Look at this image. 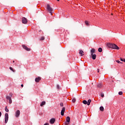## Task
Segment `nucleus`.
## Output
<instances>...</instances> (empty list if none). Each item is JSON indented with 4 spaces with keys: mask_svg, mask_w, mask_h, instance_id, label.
Masks as SVG:
<instances>
[{
    "mask_svg": "<svg viewBox=\"0 0 125 125\" xmlns=\"http://www.w3.org/2000/svg\"><path fill=\"white\" fill-rule=\"evenodd\" d=\"M57 89H60V86L59 84L57 85Z\"/></svg>",
    "mask_w": 125,
    "mask_h": 125,
    "instance_id": "bb28decb",
    "label": "nucleus"
},
{
    "mask_svg": "<svg viewBox=\"0 0 125 125\" xmlns=\"http://www.w3.org/2000/svg\"><path fill=\"white\" fill-rule=\"evenodd\" d=\"M97 87H99V88H101L102 87V84L99 83L97 84Z\"/></svg>",
    "mask_w": 125,
    "mask_h": 125,
    "instance_id": "dca6fc26",
    "label": "nucleus"
},
{
    "mask_svg": "<svg viewBox=\"0 0 125 125\" xmlns=\"http://www.w3.org/2000/svg\"><path fill=\"white\" fill-rule=\"evenodd\" d=\"M20 116V110H18L15 112V117L16 118H19Z\"/></svg>",
    "mask_w": 125,
    "mask_h": 125,
    "instance_id": "39448f33",
    "label": "nucleus"
},
{
    "mask_svg": "<svg viewBox=\"0 0 125 125\" xmlns=\"http://www.w3.org/2000/svg\"><path fill=\"white\" fill-rule=\"evenodd\" d=\"M46 8L48 12L50 13L51 15H52V8L50 7V5L49 4H47Z\"/></svg>",
    "mask_w": 125,
    "mask_h": 125,
    "instance_id": "f03ea898",
    "label": "nucleus"
},
{
    "mask_svg": "<svg viewBox=\"0 0 125 125\" xmlns=\"http://www.w3.org/2000/svg\"><path fill=\"white\" fill-rule=\"evenodd\" d=\"M97 72H98V73H99L100 69H98L97 70Z\"/></svg>",
    "mask_w": 125,
    "mask_h": 125,
    "instance_id": "2f4dec72",
    "label": "nucleus"
},
{
    "mask_svg": "<svg viewBox=\"0 0 125 125\" xmlns=\"http://www.w3.org/2000/svg\"><path fill=\"white\" fill-rule=\"evenodd\" d=\"M85 23L86 24V25L87 26H89V24L88 23V21H85Z\"/></svg>",
    "mask_w": 125,
    "mask_h": 125,
    "instance_id": "4be33fe9",
    "label": "nucleus"
},
{
    "mask_svg": "<svg viewBox=\"0 0 125 125\" xmlns=\"http://www.w3.org/2000/svg\"><path fill=\"white\" fill-rule=\"evenodd\" d=\"M93 53H95V49L94 48H92L91 50V55H92Z\"/></svg>",
    "mask_w": 125,
    "mask_h": 125,
    "instance_id": "4468645a",
    "label": "nucleus"
},
{
    "mask_svg": "<svg viewBox=\"0 0 125 125\" xmlns=\"http://www.w3.org/2000/svg\"><path fill=\"white\" fill-rule=\"evenodd\" d=\"M121 61H122L123 62H125V59H120Z\"/></svg>",
    "mask_w": 125,
    "mask_h": 125,
    "instance_id": "393cba45",
    "label": "nucleus"
},
{
    "mask_svg": "<svg viewBox=\"0 0 125 125\" xmlns=\"http://www.w3.org/2000/svg\"><path fill=\"white\" fill-rule=\"evenodd\" d=\"M22 48L23 49H25V50H26V51H30L31 48H28V47L25 45H22Z\"/></svg>",
    "mask_w": 125,
    "mask_h": 125,
    "instance_id": "20e7f679",
    "label": "nucleus"
},
{
    "mask_svg": "<svg viewBox=\"0 0 125 125\" xmlns=\"http://www.w3.org/2000/svg\"><path fill=\"white\" fill-rule=\"evenodd\" d=\"M72 101L73 103H75V102H76V99H75V98L72 99Z\"/></svg>",
    "mask_w": 125,
    "mask_h": 125,
    "instance_id": "a878e982",
    "label": "nucleus"
},
{
    "mask_svg": "<svg viewBox=\"0 0 125 125\" xmlns=\"http://www.w3.org/2000/svg\"><path fill=\"white\" fill-rule=\"evenodd\" d=\"M9 69H10V70H11V71H12V72H15V70L13 69V68L12 67H10Z\"/></svg>",
    "mask_w": 125,
    "mask_h": 125,
    "instance_id": "412c9836",
    "label": "nucleus"
},
{
    "mask_svg": "<svg viewBox=\"0 0 125 125\" xmlns=\"http://www.w3.org/2000/svg\"><path fill=\"white\" fill-rule=\"evenodd\" d=\"M5 111L7 113H8V112H9V110H8V108H7V106H5Z\"/></svg>",
    "mask_w": 125,
    "mask_h": 125,
    "instance_id": "a211bd4d",
    "label": "nucleus"
},
{
    "mask_svg": "<svg viewBox=\"0 0 125 125\" xmlns=\"http://www.w3.org/2000/svg\"><path fill=\"white\" fill-rule=\"evenodd\" d=\"M84 53L83 51L82 50H79V54L80 55V56H83V55H84Z\"/></svg>",
    "mask_w": 125,
    "mask_h": 125,
    "instance_id": "9d476101",
    "label": "nucleus"
},
{
    "mask_svg": "<svg viewBox=\"0 0 125 125\" xmlns=\"http://www.w3.org/2000/svg\"><path fill=\"white\" fill-rule=\"evenodd\" d=\"M98 51H99V52H102V48H99Z\"/></svg>",
    "mask_w": 125,
    "mask_h": 125,
    "instance_id": "b1692460",
    "label": "nucleus"
},
{
    "mask_svg": "<svg viewBox=\"0 0 125 125\" xmlns=\"http://www.w3.org/2000/svg\"><path fill=\"white\" fill-rule=\"evenodd\" d=\"M54 123H55V119H54V118H52V119L50 120V124H51V125H53V124H54Z\"/></svg>",
    "mask_w": 125,
    "mask_h": 125,
    "instance_id": "9b49d317",
    "label": "nucleus"
},
{
    "mask_svg": "<svg viewBox=\"0 0 125 125\" xmlns=\"http://www.w3.org/2000/svg\"><path fill=\"white\" fill-rule=\"evenodd\" d=\"M92 56V58L93 60H95V59H96V54H92L91 55Z\"/></svg>",
    "mask_w": 125,
    "mask_h": 125,
    "instance_id": "ddd939ff",
    "label": "nucleus"
},
{
    "mask_svg": "<svg viewBox=\"0 0 125 125\" xmlns=\"http://www.w3.org/2000/svg\"><path fill=\"white\" fill-rule=\"evenodd\" d=\"M44 37L43 36L40 39V41H44Z\"/></svg>",
    "mask_w": 125,
    "mask_h": 125,
    "instance_id": "5701e85b",
    "label": "nucleus"
},
{
    "mask_svg": "<svg viewBox=\"0 0 125 125\" xmlns=\"http://www.w3.org/2000/svg\"><path fill=\"white\" fill-rule=\"evenodd\" d=\"M23 86H24V85H23V84H21V87H23Z\"/></svg>",
    "mask_w": 125,
    "mask_h": 125,
    "instance_id": "473e14b6",
    "label": "nucleus"
},
{
    "mask_svg": "<svg viewBox=\"0 0 125 125\" xmlns=\"http://www.w3.org/2000/svg\"><path fill=\"white\" fill-rule=\"evenodd\" d=\"M1 117V112H0V117Z\"/></svg>",
    "mask_w": 125,
    "mask_h": 125,
    "instance_id": "72a5a7b5",
    "label": "nucleus"
},
{
    "mask_svg": "<svg viewBox=\"0 0 125 125\" xmlns=\"http://www.w3.org/2000/svg\"><path fill=\"white\" fill-rule=\"evenodd\" d=\"M60 105L62 106V107H63V103H61L60 104Z\"/></svg>",
    "mask_w": 125,
    "mask_h": 125,
    "instance_id": "c756f323",
    "label": "nucleus"
},
{
    "mask_svg": "<svg viewBox=\"0 0 125 125\" xmlns=\"http://www.w3.org/2000/svg\"><path fill=\"white\" fill-rule=\"evenodd\" d=\"M70 117L67 116L66 118V121L64 122V125H68L69 123H70Z\"/></svg>",
    "mask_w": 125,
    "mask_h": 125,
    "instance_id": "7ed1b4c3",
    "label": "nucleus"
},
{
    "mask_svg": "<svg viewBox=\"0 0 125 125\" xmlns=\"http://www.w3.org/2000/svg\"><path fill=\"white\" fill-rule=\"evenodd\" d=\"M87 103V105L89 106V105H90V103H91V100L90 99L88 100Z\"/></svg>",
    "mask_w": 125,
    "mask_h": 125,
    "instance_id": "2eb2a0df",
    "label": "nucleus"
},
{
    "mask_svg": "<svg viewBox=\"0 0 125 125\" xmlns=\"http://www.w3.org/2000/svg\"><path fill=\"white\" fill-rule=\"evenodd\" d=\"M101 97H104V94H101Z\"/></svg>",
    "mask_w": 125,
    "mask_h": 125,
    "instance_id": "c85d7f7f",
    "label": "nucleus"
},
{
    "mask_svg": "<svg viewBox=\"0 0 125 125\" xmlns=\"http://www.w3.org/2000/svg\"><path fill=\"white\" fill-rule=\"evenodd\" d=\"M64 113H65V107H63L62 109L61 114L62 116H64Z\"/></svg>",
    "mask_w": 125,
    "mask_h": 125,
    "instance_id": "f8f14e48",
    "label": "nucleus"
},
{
    "mask_svg": "<svg viewBox=\"0 0 125 125\" xmlns=\"http://www.w3.org/2000/svg\"><path fill=\"white\" fill-rule=\"evenodd\" d=\"M42 80V78L40 77H37L35 78L36 83H40V81Z\"/></svg>",
    "mask_w": 125,
    "mask_h": 125,
    "instance_id": "1a4fd4ad",
    "label": "nucleus"
},
{
    "mask_svg": "<svg viewBox=\"0 0 125 125\" xmlns=\"http://www.w3.org/2000/svg\"><path fill=\"white\" fill-rule=\"evenodd\" d=\"M83 104H84L85 105H87V101H85V100H83Z\"/></svg>",
    "mask_w": 125,
    "mask_h": 125,
    "instance_id": "6ab92c4d",
    "label": "nucleus"
},
{
    "mask_svg": "<svg viewBox=\"0 0 125 125\" xmlns=\"http://www.w3.org/2000/svg\"><path fill=\"white\" fill-rule=\"evenodd\" d=\"M45 104V101H43L42 102V103L40 104V106L41 107H42V106H43V105H44Z\"/></svg>",
    "mask_w": 125,
    "mask_h": 125,
    "instance_id": "f3484780",
    "label": "nucleus"
},
{
    "mask_svg": "<svg viewBox=\"0 0 125 125\" xmlns=\"http://www.w3.org/2000/svg\"><path fill=\"white\" fill-rule=\"evenodd\" d=\"M13 63H14V61H13Z\"/></svg>",
    "mask_w": 125,
    "mask_h": 125,
    "instance_id": "c9c22d12",
    "label": "nucleus"
},
{
    "mask_svg": "<svg viewBox=\"0 0 125 125\" xmlns=\"http://www.w3.org/2000/svg\"><path fill=\"white\" fill-rule=\"evenodd\" d=\"M60 0H57L58 1H59Z\"/></svg>",
    "mask_w": 125,
    "mask_h": 125,
    "instance_id": "f704fd0d",
    "label": "nucleus"
},
{
    "mask_svg": "<svg viewBox=\"0 0 125 125\" xmlns=\"http://www.w3.org/2000/svg\"><path fill=\"white\" fill-rule=\"evenodd\" d=\"M100 111H104V107H103V106H101L100 107Z\"/></svg>",
    "mask_w": 125,
    "mask_h": 125,
    "instance_id": "aec40b11",
    "label": "nucleus"
},
{
    "mask_svg": "<svg viewBox=\"0 0 125 125\" xmlns=\"http://www.w3.org/2000/svg\"><path fill=\"white\" fill-rule=\"evenodd\" d=\"M27 22L28 21L27 20V19L24 17L22 18V23L23 24H27Z\"/></svg>",
    "mask_w": 125,
    "mask_h": 125,
    "instance_id": "0eeeda50",
    "label": "nucleus"
},
{
    "mask_svg": "<svg viewBox=\"0 0 125 125\" xmlns=\"http://www.w3.org/2000/svg\"><path fill=\"white\" fill-rule=\"evenodd\" d=\"M107 46L109 47V48H113V49H117V50L120 49V48L118 47V45L112 43H107Z\"/></svg>",
    "mask_w": 125,
    "mask_h": 125,
    "instance_id": "f257e3e1",
    "label": "nucleus"
},
{
    "mask_svg": "<svg viewBox=\"0 0 125 125\" xmlns=\"http://www.w3.org/2000/svg\"><path fill=\"white\" fill-rule=\"evenodd\" d=\"M119 95H123V92L122 91H120L119 92Z\"/></svg>",
    "mask_w": 125,
    "mask_h": 125,
    "instance_id": "cd10ccee",
    "label": "nucleus"
},
{
    "mask_svg": "<svg viewBox=\"0 0 125 125\" xmlns=\"http://www.w3.org/2000/svg\"><path fill=\"white\" fill-rule=\"evenodd\" d=\"M116 62L117 63H118L119 64H120V63H121V62H120V61H116Z\"/></svg>",
    "mask_w": 125,
    "mask_h": 125,
    "instance_id": "7c9ffc66",
    "label": "nucleus"
},
{
    "mask_svg": "<svg viewBox=\"0 0 125 125\" xmlns=\"http://www.w3.org/2000/svg\"><path fill=\"white\" fill-rule=\"evenodd\" d=\"M8 122V113L5 114V124H7Z\"/></svg>",
    "mask_w": 125,
    "mask_h": 125,
    "instance_id": "423d86ee",
    "label": "nucleus"
},
{
    "mask_svg": "<svg viewBox=\"0 0 125 125\" xmlns=\"http://www.w3.org/2000/svg\"><path fill=\"white\" fill-rule=\"evenodd\" d=\"M6 99L7 100H9V103L10 104H11L12 103V100H11V97H10V96H7L6 97Z\"/></svg>",
    "mask_w": 125,
    "mask_h": 125,
    "instance_id": "6e6552de",
    "label": "nucleus"
}]
</instances>
